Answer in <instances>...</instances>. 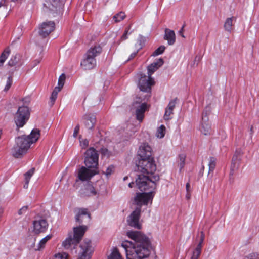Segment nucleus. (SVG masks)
Returning a JSON list of instances; mask_svg holds the SVG:
<instances>
[{
	"instance_id": "1",
	"label": "nucleus",
	"mask_w": 259,
	"mask_h": 259,
	"mask_svg": "<svg viewBox=\"0 0 259 259\" xmlns=\"http://www.w3.org/2000/svg\"><path fill=\"white\" fill-rule=\"evenodd\" d=\"M126 235L135 241H124L121 246L125 249L127 259H143L148 257L151 248L149 239L140 231H130Z\"/></svg>"
},
{
	"instance_id": "2",
	"label": "nucleus",
	"mask_w": 259,
	"mask_h": 259,
	"mask_svg": "<svg viewBox=\"0 0 259 259\" xmlns=\"http://www.w3.org/2000/svg\"><path fill=\"white\" fill-rule=\"evenodd\" d=\"M138 170L144 175H139L136 180V183L141 191L149 189V187L155 188L156 183L159 180V176L157 174H154L156 170V165L153 158L148 159H140L137 164Z\"/></svg>"
},
{
	"instance_id": "3",
	"label": "nucleus",
	"mask_w": 259,
	"mask_h": 259,
	"mask_svg": "<svg viewBox=\"0 0 259 259\" xmlns=\"http://www.w3.org/2000/svg\"><path fill=\"white\" fill-rule=\"evenodd\" d=\"M40 136V131L35 128L30 135H22L15 139V144L11 149V154L15 158H20L26 153L30 146L35 143Z\"/></svg>"
},
{
	"instance_id": "4",
	"label": "nucleus",
	"mask_w": 259,
	"mask_h": 259,
	"mask_svg": "<svg viewBox=\"0 0 259 259\" xmlns=\"http://www.w3.org/2000/svg\"><path fill=\"white\" fill-rule=\"evenodd\" d=\"M29 113L28 108L26 106L19 107L16 113L14 120L17 127L19 129L23 127L29 119Z\"/></svg>"
},
{
	"instance_id": "5",
	"label": "nucleus",
	"mask_w": 259,
	"mask_h": 259,
	"mask_svg": "<svg viewBox=\"0 0 259 259\" xmlns=\"http://www.w3.org/2000/svg\"><path fill=\"white\" fill-rule=\"evenodd\" d=\"M84 164L88 168H95L98 164V154L93 148H90L85 153Z\"/></svg>"
},
{
	"instance_id": "6",
	"label": "nucleus",
	"mask_w": 259,
	"mask_h": 259,
	"mask_svg": "<svg viewBox=\"0 0 259 259\" xmlns=\"http://www.w3.org/2000/svg\"><path fill=\"white\" fill-rule=\"evenodd\" d=\"M80 248L77 259H91L93 252L91 241L88 239L84 240L80 245Z\"/></svg>"
},
{
	"instance_id": "7",
	"label": "nucleus",
	"mask_w": 259,
	"mask_h": 259,
	"mask_svg": "<svg viewBox=\"0 0 259 259\" xmlns=\"http://www.w3.org/2000/svg\"><path fill=\"white\" fill-rule=\"evenodd\" d=\"M154 84V81L151 76L141 74L138 83V87L141 91L150 92H151V86L153 85Z\"/></svg>"
},
{
	"instance_id": "8",
	"label": "nucleus",
	"mask_w": 259,
	"mask_h": 259,
	"mask_svg": "<svg viewBox=\"0 0 259 259\" xmlns=\"http://www.w3.org/2000/svg\"><path fill=\"white\" fill-rule=\"evenodd\" d=\"M141 210V207H137L128 216L127 221L130 226L138 229H141V224L139 223Z\"/></svg>"
},
{
	"instance_id": "9",
	"label": "nucleus",
	"mask_w": 259,
	"mask_h": 259,
	"mask_svg": "<svg viewBox=\"0 0 259 259\" xmlns=\"http://www.w3.org/2000/svg\"><path fill=\"white\" fill-rule=\"evenodd\" d=\"M153 198L152 192L137 193L134 198V203L140 207L142 205H147L149 201Z\"/></svg>"
},
{
	"instance_id": "10",
	"label": "nucleus",
	"mask_w": 259,
	"mask_h": 259,
	"mask_svg": "<svg viewBox=\"0 0 259 259\" xmlns=\"http://www.w3.org/2000/svg\"><path fill=\"white\" fill-rule=\"evenodd\" d=\"M88 167L81 166L78 171L77 178L81 181H88L96 174L95 169H91Z\"/></svg>"
},
{
	"instance_id": "11",
	"label": "nucleus",
	"mask_w": 259,
	"mask_h": 259,
	"mask_svg": "<svg viewBox=\"0 0 259 259\" xmlns=\"http://www.w3.org/2000/svg\"><path fill=\"white\" fill-rule=\"evenodd\" d=\"M135 109L136 119L140 122L142 121L145 111L148 109V106L146 103H140L135 102L133 104Z\"/></svg>"
},
{
	"instance_id": "12",
	"label": "nucleus",
	"mask_w": 259,
	"mask_h": 259,
	"mask_svg": "<svg viewBox=\"0 0 259 259\" xmlns=\"http://www.w3.org/2000/svg\"><path fill=\"white\" fill-rule=\"evenodd\" d=\"M55 28L53 21L43 22L39 27V34L42 37L48 36Z\"/></svg>"
},
{
	"instance_id": "13",
	"label": "nucleus",
	"mask_w": 259,
	"mask_h": 259,
	"mask_svg": "<svg viewBox=\"0 0 259 259\" xmlns=\"http://www.w3.org/2000/svg\"><path fill=\"white\" fill-rule=\"evenodd\" d=\"M201 133L205 136L210 135L212 133L211 124L208 121L206 113L203 112L202 116V122L200 126Z\"/></svg>"
},
{
	"instance_id": "14",
	"label": "nucleus",
	"mask_w": 259,
	"mask_h": 259,
	"mask_svg": "<svg viewBox=\"0 0 259 259\" xmlns=\"http://www.w3.org/2000/svg\"><path fill=\"white\" fill-rule=\"evenodd\" d=\"M152 148L146 143L142 144L139 147L138 154L141 159H148L152 157Z\"/></svg>"
},
{
	"instance_id": "15",
	"label": "nucleus",
	"mask_w": 259,
	"mask_h": 259,
	"mask_svg": "<svg viewBox=\"0 0 259 259\" xmlns=\"http://www.w3.org/2000/svg\"><path fill=\"white\" fill-rule=\"evenodd\" d=\"M23 64V60L21 55L18 53L12 55L8 62L10 67H15V70H17Z\"/></svg>"
},
{
	"instance_id": "16",
	"label": "nucleus",
	"mask_w": 259,
	"mask_h": 259,
	"mask_svg": "<svg viewBox=\"0 0 259 259\" xmlns=\"http://www.w3.org/2000/svg\"><path fill=\"white\" fill-rule=\"evenodd\" d=\"M80 64L84 70L92 69L96 65V60L95 58L91 57L85 54Z\"/></svg>"
},
{
	"instance_id": "17",
	"label": "nucleus",
	"mask_w": 259,
	"mask_h": 259,
	"mask_svg": "<svg viewBox=\"0 0 259 259\" xmlns=\"http://www.w3.org/2000/svg\"><path fill=\"white\" fill-rule=\"evenodd\" d=\"M97 192L92 185L90 183H88L85 184L80 190V194L81 197H86L95 196Z\"/></svg>"
},
{
	"instance_id": "18",
	"label": "nucleus",
	"mask_w": 259,
	"mask_h": 259,
	"mask_svg": "<svg viewBox=\"0 0 259 259\" xmlns=\"http://www.w3.org/2000/svg\"><path fill=\"white\" fill-rule=\"evenodd\" d=\"M48 225V223L45 219L35 220L33 222V231L37 234L45 232Z\"/></svg>"
},
{
	"instance_id": "19",
	"label": "nucleus",
	"mask_w": 259,
	"mask_h": 259,
	"mask_svg": "<svg viewBox=\"0 0 259 259\" xmlns=\"http://www.w3.org/2000/svg\"><path fill=\"white\" fill-rule=\"evenodd\" d=\"M87 229L88 227L84 225L73 228L72 237L75 239L76 242L79 243L80 242Z\"/></svg>"
},
{
	"instance_id": "20",
	"label": "nucleus",
	"mask_w": 259,
	"mask_h": 259,
	"mask_svg": "<svg viewBox=\"0 0 259 259\" xmlns=\"http://www.w3.org/2000/svg\"><path fill=\"white\" fill-rule=\"evenodd\" d=\"M177 98L171 100L168 103L167 106L165 109V113L163 116V118L165 120H168L171 119V115L174 114L173 111L176 107L177 103Z\"/></svg>"
},
{
	"instance_id": "21",
	"label": "nucleus",
	"mask_w": 259,
	"mask_h": 259,
	"mask_svg": "<svg viewBox=\"0 0 259 259\" xmlns=\"http://www.w3.org/2000/svg\"><path fill=\"white\" fill-rule=\"evenodd\" d=\"M44 6L46 10L56 12L60 8V3L59 0H46Z\"/></svg>"
},
{
	"instance_id": "22",
	"label": "nucleus",
	"mask_w": 259,
	"mask_h": 259,
	"mask_svg": "<svg viewBox=\"0 0 259 259\" xmlns=\"http://www.w3.org/2000/svg\"><path fill=\"white\" fill-rule=\"evenodd\" d=\"M82 120L85 127L88 130H92L96 123V118L93 115H84Z\"/></svg>"
},
{
	"instance_id": "23",
	"label": "nucleus",
	"mask_w": 259,
	"mask_h": 259,
	"mask_svg": "<svg viewBox=\"0 0 259 259\" xmlns=\"http://www.w3.org/2000/svg\"><path fill=\"white\" fill-rule=\"evenodd\" d=\"M205 238V234L203 231H201L200 232V240L198 244L197 245V247H196L195 249L194 250L193 252V254L191 257V259H198L201 252V249L202 247V244Z\"/></svg>"
},
{
	"instance_id": "24",
	"label": "nucleus",
	"mask_w": 259,
	"mask_h": 259,
	"mask_svg": "<svg viewBox=\"0 0 259 259\" xmlns=\"http://www.w3.org/2000/svg\"><path fill=\"white\" fill-rule=\"evenodd\" d=\"M84 219H87L89 221L91 219L90 214L88 212L87 209L80 208L75 217L76 221L81 224L83 223Z\"/></svg>"
},
{
	"instance_id": "25",
	"label": "nucleus",
	"mask_w": 259,
	"mask_h": 259,
	"mask_svg": "<svg viewBox=\"0 0 259 259\" xmlns=\"http://www.w3.org/2000/svg\"><path fill=\"white\" fill-rule=\"evenodd\" d=\"M79 243L76 242L72 237V234H69L68 237L62 242V246L66 249L75 248Z\"/></svg>"
},
{
	"instance_id": "26",
	"label": "nucleus",
	"mask_w": 259,
	"mask_h": 259,
	"mask_svg": "<svg viewBox=\"0 0 259 259\" xmlns=\"http://www.w3.org/2000/svg\"><path fill=\"white\" fill-rule=\"evenodd\" d=\"M102 51V48L99 45H96L91 47L86 52V54L88 56L95 58V57L99 55Z\"/></svg>"
},
{
	"instance_id": "27",
	"label": "nucleus",
	"mask_w": 259,
	"mask_h": 259,
	"mask_svg": "<svg viewBox=\"0 0 259 259\" xmlns=\"http://www.w3.org/2000/svg\"><path fill=\"white\" fill-rule=\"evenodd\" d=\"M163 63V59L160 58L157 61L151 64L147 67L148 75L151 76L152 74L157 70Z\"/></svg>"
},
{
	"instance_id": "28",
	"label": "nucleus",
	"mask_w": 259,
	"mask_h": 259,
	"mask_svg": "<svg viewBox=\"0 0 259 259\" xmlns=\"http://www.w3.org/2000/svg\"><path fill=\"white\" fill-rule=\"evenodd\" d=\"M164 38L165 40H167V42L169 45H174L176 41V35L175 32L169 29H165Z\"/></svg>"
},
{
	"instance_id": "29",
	"label": "nucleus",
	"mask_w": 259,
	"mask_h": 259,
	"mask_svg": "<svg viewBox=\"0 0 259 259\" xmlns=\"http://www.w3.org/2000/svg\"><path fill=\"white\" fill-rule=\"evenodd\" d=\"M235 19V18L234 17L226 19L224 25V28L226 31L231 33L233 26V20Z\"/></svg>"
},
{
	"instance_id": "30",
	"label": "nucleus",
	"mask_w": 259,
	"mask_h": 259,
	"mask_svg": "<svg viewBox=\"0 0 259 259\" xmlns=\"http://www.w3.org/2000/svg\"><path fill=\"white\" fill-rule=\"evenodd\" d=\"M61 91L60 87H55L53 91L51 96L50 97V101L49 104L51 106H52L57 98L58 93Z\"/></svg>"
},
{
	"instance_id": "31",
	"label": "nucleus",
	"mask_w": 259,
	"mask_h": 259,
	"mask_svg": "<svg viewBox=\"0 0 259 259\" xmlns=\"http://www.w3.org/2000/svg\"><path fill=\"white\" fill-rule=\"evenodd\" d=\"M108 259H122V256L116 248H113L112 252L108 257Z\"/></svg>"
},
{
	"instance_id": "32",
	"label": "nucleus",
	"mask_w": 259,
	"mask_h": 259,
	"mask_svg": "<svg viewBox=\"0 0 259 259\" xmlns=\"http://www.w3.org/2000/svg\"><path fill=\"white\" fill-rule=\"evenodd\" d=\"M125 17V15L124 12H120L114 16L113 20L115 23L120 22L123 20Z\"/></svg>"
},
{
	"instance_id": "33",
	"label": "nucleus",
	"mask_w": 259,
	"mask_h": 259,
	"mask_svg": "<svg viewBox=\"0 0 259 259\" xmlns=\"http://www.w3.org/2000/svg\"><path fill=\"white\" fill-rule=\"evenodd\" d=\"M209 171L208 174L212 172L215 168L216 166V159L214 157H210L209 161Z\"/></svg>"
},
{
	"instance_id": "34",
	"label": "nucleus",
	"mask_w": 259,
	"mask_h": 259,
	"mask_svg": "<svg viewBox=\"0 0 259 259\" xmlns=\"http://www.w3.org/2000/svg\"><path fill=\"white\" fill-rule=\"evenodd\" d=\"M165 134V127L163 125H161L158 128L156 132V136L158 138H163Z\"/></svg>"
},
{
	"instance_id": "35",
	"label": "nucleus",
	"mask_w": 259,
	"mask_h": 259,
	"mask_svg": "<svg viewBox=\"0 0 259 259\" xmlns=\"http://www.w3.org/2000/svg\"><path fill=\"white\" fill-rule=\"evenodd\" d=\"M34 168H32L31 169L29 170L25 174V179L26 185L28 184L31 177L34 174Z\"/></svg>"
},
{
	"instance_id": "36",
	"label": "nucleus",
	"mask_w": 259,
	"mask_h": 259,
	"mask_svg": "<svg viewBox=\"0 0 259 259\" xmlns=\"http://www.w3.org/2000/svg\"><path fill=\"white\" fill-rule=\"evenodd\" d=\"M10 53V50L9 48H6L5 51L2 53L1 55L0 56V61L3 62L4 63L5 60L8 58V56L9 55Z\"/></svg>"
},
{
	"instance_id": "37",
	"label": "nucleus",
	"mask_w": 259,
	"mask_h": 259,
	"mask_svg": "<svg viewBox=\"0 0 259 259\" xmlns=\"http://www.w3.org/2000/svg\"><path fill=\"white\" fill-rule=\"evenodd\" d=\"M179 166L180 167V170H181L184 167L185 165V161L186 158V155L184 154H182L179 155Z\"/></svg>"
},
{
	"instance_id": "38",
	"label": "nucleus",
	"mask_w": 259,
	"mask_h": 259,
	"mask_svg": "<svg viewBox=\"0 0 259 259\" xmlns=\"http://www.w3.org/2000/svg\"><path fill=\"white\" fill-rule=\"evenodd\" d=\"M68 254L65 252H59L54 255V259H67Z\"/></svg>"
},
{
	"instance_id": "39",
	"label": "nucleus",
	"mask_w": 259,
	"mask_h": 259,
	"mask_svg": "<svg viewBox=\"0 0 259 259\" xmlns=\"http://www.w3.org/2000/svg\"><path fill=\"white\" fill-rule=\"evenodd\" d=\"M165 49V47L164 46H161L154 51V52L152 54V55L153 56H156L160 54H161L163 53Z\"/></svg>"
},
{
	"instance_id": "40",
	"label": "nucleus",
	"mask_w": 259,
	"mask_h": 259,
	"mask_svg": "<svg viewBox=\"0 0 259 259\" xmlns=\"http://www.w3.org/2000/svg\"><path fill=\"white\" fill-rule=\"evenodd\" d=\"M65 78L66 76L64 74H61L59 78L58 82V86L57 87H60V90L62 89L64 85Z\"/></svg>"
},
{
	"instance_id": "41",
	"label": "nucleus",
	"mask_w": 259,
	"mask_h": 259,
	"mask_svg": "<svg viewBox=\"0 0 259 259\" xmlns=\"http://www.w3.org/2000/svg\"><path fill=\"white\" fill-rule=\"evenodd\" d=\"M47 241L43 238L39 242L36 248H35V250H40L44 248Z\"/></svg>"
},
{
	"instance_id": "42",
	"label": "nucleus",
	"mask_w": 259,
	"mask_h": 259,
	"mask_svg": "<svg viewBox=\"0 0 259 259\" xmlns=\"http://www.w3.org/2000/svg\"><path fill=\"white\" fill-rule=\"evenodd\" d=\"M13 82V77L12 75H11L8 77L6 85L5 88V91H8L11 87Z\"/></svg>"
},
{
	"instance_id": "43",
	"label": "nucleus",
	"mask_w": 259,
	"mask_h": 259,
	"mask_svg": "<svg viewBox=\"0 0 259 259\" xmlns=\"http://www.w3.org/2000/svg\"><path fill=\"white\" fill-rule=\"evenodd\" d=\"M144 41V38L141 36H139L138 38V42L139 43V45L138 46L137 44H136V48L138 50L141 49Z\"/></svg>"
},
{
	"instance_id": "44",
	"label": "nucleus",
	"mask_w": 259,
	"mask_h": 259,
	"mask_svg": "<svg viewBox=\"0 0 259 259\" xmlns=\"http://www.w3.org/2000/svg\"><path fill=\"white\" fill-rule=\"evenodd\" d=\"M114 167L113 165H110L108 168H107L106 171L104 172V174L107 176H110L113 171Z\"/></svg>"
},
{
	"instance_id": "45",
	"label": "nucleus",
	"mask_w": 259,
	"mask_h": 259,
	"mask_svg": "<svg viewBox=\"0 0 259 259\" xmlns=\"http://www.w3.org/2000/svg\"><path fill=\"white\" fill-rule=\"evenodd\" d=\"M245 259H259V253H252L247 255Z\"/></svg>"
},
{
	"instance_id": "46",
	"label": "nucleus",
	"mask_w": 259,
	"mask_h": 259,
	"mask_svg": "<svg viewBox=\"0 0 259 259\" xmlns=\"http://www.w3.org/2000/svg\"><path fill=\"white\" fill-rule=\"evenodd\" d=\"M130 29V26L128 27V28L125 30L124 31V33L123 34V35L121 36L120 38V41H123L127 39L128 38V34H130L131 33H128V30Z\"/></svg>"
},
{
	"instance_id": "47",
	"label": "nucleus",
	"mask_w": 259,
	"mask_h": 259,
	"mask_svg": "<svg viewBox=\"0 0 259 259\" xmlns=\"http://www.w3.org/2000/svg\"><path fill=\"white\" fill-rule=\"evenodd\" d=\"M239 160L238 156L237 154H235L232 157V162L231 167L232 168L235 167L236 163Z\"/></svg>"
},
{
	"instance_id": "48",
	"label": "nucleus",
	"mask_w": 259,
	"mask_h": 259,
	"mask_svg": "<svg viewBox=\"0 0 259 259\" xmlns=\"http://www.w3.org/2000/svg\"><path fill=\"white\" fill-rule=\"evenodd\" d=\"M28 209V206H25L22 207L21 209H20L18 211L19 215L24 214L26 213Z\"/></svg>"
},
{
	"instance_id": "49",
	"label": "nucleus",
	"mask_w": 259,
	"mask_h": 259,
	"mask_svg": "<svg viewBox=\"0 0 259 259\" xmlns=\"http://www.w3.org/2000/svg\"><path fill=\"white\" fill-rule=\"evenodd\" d=\"M80 145L82 148H85L89 145V141L87 139H83L80 141Z\"/></svg>"
},
{
	"instance_id": "50",
	"label": "nucleus",
	"mask_w": 259,
	"mask_h": 259,
	"mask_svg": "<svg viewBox=\"0 0 259 259\" xmlns=\"http://www.w3.org/2000/svg\"><path fill=\"white\" fill-rule=\"evenodd\" d=\"M101 152L102 155L104 156H106L109 157L110 156V152L106 148H102L101 150Z\"/></svg>"
},
{
	"instance_id": "51",
	"label": "nucleus",
	"mask_w": 259,
	"mask_h": 259,
	"mask_svg": "<svg viewBox=\"0 0 259 259\" xmlns=\"http://www.w3.org/2000/svg\"><path fill=\"white\" fill-rule=\"evenodd\" d=\"M79 125L78 124L77 125L75 128H74V132H73V136L74 138H76L79 132Z\"/></svg>"
},
{
	"instance_id": "52",
	"label": "nucleus",
	"mask_w": 259,
	"mask_h": 259,
	"mask_svg": "<svg viewBox=\"0 0 259 259\" xmlns=\"http://www.w3.org/2000/svg\"><path fill=\"white\" fill-rule=\"evenodd\" d=\"M139 50L137 49V51L136 52H134L133 53H132L131 54V55L130 56L128 60H130L133 59L137 55V53H138Z\"/></svg>"
},
{
	"instance_id": "53",
	"label": "nucleus",
	"mask_w": 259,
	"mask_h": 259,
	"mask_svg": "<svg viewBox=\"0 0 259 259\" xmlns=\"http://www.w3.org/2000/svg\"><path fill=\"white\" fill-rule=\"evenodd\" d=\"M190 184L188 182L186 185V189L187 192H190Z\"/></svg>"
},
{
	"instance_id": "54",
	"label": "nucleus",
	"mask_w": 259,
	"mask_h": 259,
	"mask_svg": "<svg viewBox=\"0 0 259 259\" xmlns=\"http://www.w3.org/2000/svg\"><path fill=\"white\" fill-rule=\"evenodd\" d=\"M184 26H183L182 28L181 29V30L179 31V33L180 35H181L183 37H184V35L183 34V29Z\"/></svg>"
},
{
	"instance_id": "55",
	"label": "nucleus",
	"mask_w": 259,
	"mask_h": 259,
	"mask_svg": "<svg viewBox=\"0 0 259 259\" xmlns=\"http://www.w3.org/2000/svg\"><path fill=\"white\" fill-rule=\"evenodd\" d=\"M186 198L187 200H189L191 198V194L190 192H187V193L186 194Z\"/></svg>"
},
{
	"instance_id": "56",
	"label": "nucleus",
	"mask_w": 259,
	"mask_h": 259,
	"mask_svg": "<svg viewBox=\"0 0 259 259\" xmlns=\"http://www.w3.org/2000/svg\"><path fill=\"white\" fill-rule=\"evenodd\" d=\"M52 238V235H48L45 237L44 238V239L47 242L48 240H49Z\"/></svg>"
},
{
	"instance_id": "57",
	"label": "nucleus",
	"mask_w": 259,
	"mask_h": 259,
	"mask_svg": "<svg viewBox=\"0 0 259 259\" xmlns=\"http://www.w3.org/2000/svg\"><path fill=\"white\" fill-rule=\"evenodd\" d=\"M3 212H4L3 209L0 207V218L2 216Z\"/></svg>"
},
{
	"instance_id": "58",
	"label": "nucleus",
	"mask_w": 259,
	"mask_h": 259,
	"mask_svg": "<svg viewBox=\"0 0 259 259\" xmlns=\"http://www.w3.org/2000/svg\"><path fill=\"white\" fill-rule=\"evenodd\" d=\"M133 185H134V183L133 182L130 183L128 184V187H130V188H132Z\"/></svg>"
},
{
	"instance_id": "59",
	"label": "nucleus",
	"mask_w": 259,
	"mask_h": 259,
	"mask_svg": "<svg viewBox=\"0 0 259 259\" xmlns=\"http://www.w3.org/2000/svg\"><path fill=\"white\" fill-rule=\"evenodd\" d=\"M127 179H128V177H127V176L124 177V178H123V180H124V181H125V180H126Z\"/></svg>"
},
{
	"instance_id": "60",
	"label": "nucleus",
	"mask_w": 259,
	"mask_h": 259,
	"mask_svg": "<svg viewBox=\"0 0 259 259\" xmlns=\"http://www.w3.org/2000/svg\"><path fill=\"white\" fill-rule=\"evenodd\" d=\"M4 63L2 61H0V67H1L3 65Z\"/></svg>"
},
{
	"instance_id": "61",
	"label": "nucleus",
	"mask_w": 259,
	"mask_h": 259,
	"mask_svg": "<svg viewBox=\"0 0 259 259\" xmlns=\"http://www.w3.org/2000/svg\"><path fill=\"white\" fill-rule=\"evenodd\" d=\"M1 5H1V4L0 3V7H1Z\"/></svg>"
}]
</instances>
